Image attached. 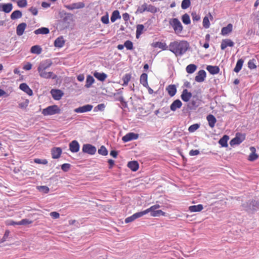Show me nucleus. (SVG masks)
Returning a JSON list of instances; mask_svg holds the SVG:
<instances>
[{
	"label": "nucleus",
	"instance_id": "12",
	"mask_svg": "<svg viewBox=\"0 0 259 259\" xmlns=\"http://www.w3.org/2000/svg\"><path fill=\"white\" fill-rule=\"evenodd\" d=\"M69 148L71 152L76 153L79 150L80 145L76 140H73L69 143Z\"/></svg>",
	"mask_w": 259,
	"mask_h": 259
},
{
	"label": "nucleus",
	"instance_id": "43",
	"mask_svg": "<svg viewBox=\"0 0 259 259\" xmlns=\"http://www.w3.org/2000/svg\"><path fill=\"white\" fill-rule=\"evenodd\" d=\"M98 152L99 154L103 156H106L108 155V151L104 146H101L98 149Z\"/></svg>",
	"mask_w": 259,
	"mask_h": 259
},
{
	"label": "nucleus",
	"instance_id": "35",
	"mask_svg": "<svg viewBox=\"0 0 259 259\" xmlns=\"http://www.w3.org/2000/svg\"><path fill=\"white\" fill-rule=\"evenodd\" d=\"M243 63H244L243 59H239L237 61L236 66L235 67V68L234 69V71L236 73L239 72L242 67Z\"/></svg>",
	"mask_w": 259,
	"mask_h": 259
},
{
	"label": "nucleus",
	"instance_id": "7",
	"mask_svg": "<svg viewBox=\"0 0 259 259\" xmlns=\"http://www.w3.org/2000/svg\"><path fill=\"white\" fill-rule=\"evenodd\" d=\"M53 63L51 59H46L44 61H41L37 68L38 72L40 71H44L50 67Z\"/></svg>",
	"mask_w": 259,
	"mask_h": 259
},
{
	"label": "nucleus",
	"instance_id": "48",
	"mask_svg": "<svg viewBox=\"0 0 259 259\" xmlns=\"http://www.w3.org/2000/svg\"><path fill=\"white\" fill-rule=\"evenodd\" d=\"M200 127V124L198 123L193 124L190 125L188 128V131L190 133H193L196 131Z\"/></svg>",
	"mask_w": 259,
	"mask_h": 259
},
{
	"label": "nucleus",
	"instance_id": "32",
	"mask_svg": "<svg viewBox=\"0 0 259 259\" xmlns=\"http://www.w3.org/2000/svg\"><path fill=\"white\" fill-rule=\"evenodd\" d=\"M203 208L202 204H198L197 205H192L189 207V210L191 212H199Z\"/></svg>",
	"mask_w": 259,
	"mask_h": 259
},
{
	"label": "nucleus",
	"instance_id": "24",
	"mask_svg": "<svg viewBox=\"0 0 259 259\" xmlns=\"http://www.w3.org/2000/svg\"><path fill=\"white\" fill-rule=\"evenodd\" d=\"M233 25L232 24H228L226 27H224L221 30V34L223 35H227L232 31Z\"/></svg>",
	"mask_w": 259,
	"mask_h": 259
},
{
	"label": "nucleus",
	"instance_id": "15",
	"mask_svg": "<svg viewBox=\"0 0 259 259\" xmlns=\"http://www.w3.org/2000/svg\"><path fill=\"white\" fill-rule=\"evenodd\" d=\"M206 72L204 70H200L198 71L197 75L195 76V80L198 82H203L206 77Z\"/></svg>",
	"mask_w": 259,
	"mask_h": 259
},
{
	"label": "nucleus",
	"instance_id": "9",
	"mask_svg": "<svg viewBox=\"0 0 259 259\" xmlns=\"http://www.w3.org/2000/svg\"><path fill=\"white\" fill-rule=\"evenodd\" d=\"M51 94L53 98L57 101L60 100L64 95L63 91L59 89L51 90Z\"/></svg>",
	"mask_w": 259,
	"mask_h": 259
},
{
	"label": "nucleus",
	"instance_id": "27",
	"mask_svg": "<svg viewBox=\"0 0 259 259\" xmlns=\"http://www.w3.org/2000/svg\"><path fill=\"white\" fill-rule=\"evenodd\" d=\"M207 70L211 74H217L220 71V68L217 66H211L208 65L206 67Z\"/></svg>",
	"mask_w": 259,
	"mask_h": 259
},
{
	"label": "nucleus",
	"instance_id": "2",
	"mask_svg": "<svg viewBox=\"0 0 259 259\" xmlns=\"http://www.w3.org/2000/svg\"><path fill=\"white\" fill-rule=\"evenodd\" d=\"M159 207L160 206L157 204L152 205L146 210L135 213L133 214V218H134V219L136 220L149 212H150L151 215L153 217L160 216L161 214H162V210L157 209L158 208H159Z\"/></svg>",
	"mask_w": 259,
	"mask_h": 259
},
{
	"label": "nucleus",
	"instance_id": "44",
	"mask_svg": "<svg viewBox=\"0 0 259 259\" xmlns=\"http://www.w3.org/2000/svg\"><path fill=\"white\" fill-rule=\"evenodd\" d=\"M182 22L186 25L189 24L191 23L190 16L188 14H185L182 17Z\"/></svg>",
	"mask_w": 259,
	"mask_h": 259
},
{
	"label": "nucleus",
	"instance_id": "41",
	"mask_svg": "<svg viewBox=\"0 0 259 259\" xmlns=\"http://www.w3.org/2000/svg\"><path fill=\"white\" fill-rule=\"evenodd\" d=\"M197 69V66L195 64H189L186 67V71L187 73L191 74L195 72Z\"/></svg>",
	"mask_w": 259,
	"mask_h": 259
},
{
	"label": "nucleus",
	"instance_id": "50",
	"mask_svg": "<svg viewBox=\"0 0 259 259\" xmlns=\"http://www.w3.org/2000/svg\"><path fill=\"white\" fill-rule=\"evenodd\" d=\"M147 11L152 13H155L157 12V9L151 5H148L147 4Z\"/></svg>",
	"mask_w": 259,
	"mask_h": 259
},
{
	"label": "nucleus",
	"instance_id": "8",
	"mask_svg": "<svg viewBox=\"0 0 259 259\" xmlns=\"http://www.w3.org/2000/svg\"><path fill=\"white\" fill-rule=\"evenodd\" d=\"M93 106L91 104H86L75 108L74 111L76 113H84L92 110Z\"/></svg>",
	"mask_w": 259,
	"mask_h": 259
},
{
	"label": "nucleus",
	"instance_id": "54",
	"mask_svg": "<svg viewBox=\"0 0 259 259\" xmlns=\"http://www.w3.org/2000/svg\"><path fill=\"white\" fill-rule=\"evenodd\" d=\"M101 22L105 24H107L109 23V16L108 13H106V15L103 16L101 19Z\"/></svg>",
	"mask_w": 259,
	"mask_h": 259
},
{
	"label": "nucleus",
	"instance_id": "57",
	"mask_svg": "<svg viewBox=\"0 0 259 259\" xmlns=\"http://www.w3.org/2000/svg\"><path fill=\"white\" fill-rule=\"evenodd\" d=\"M116 100L119 101L124 107H127V102L124 101L123 96H119V97L116 98Z\"/></svg>",
	"mask_w": 259,
	"mask_h": 259
},
{
	"label": "nucleus",
	"instance_id": "51",
	"mask_svg": "<svg viewBox=\"0 0 259 259\" xmlns=\"http://www.w3.org/2000/svg\"><path fill=\"white\" fill-rule=\"evenodd\" d=\"M105 108V105L104 104H98L97 106H96L94 109V112H97L98 111H103L104 110Z\"/></svg>",
	"mask_w": 259,
	"mask_h": 259
},
{
	"label": "nucleus",
	"instance_id": "14",
	"mask_svg": "<svg viewBox=\"0 0 259 259\" xmlns=\"http://www.w3.org/2000/svg\"><path fill=\"white\" fill-rule=\"evenodd\" d=\"M62 152V150L60 147H53L51 149L52 157L53 159L59 158Z\"/></svg>",
	"mask_w": 259,
	"mask_h": 259
},
{
	"label": "nucleus",
	"instance_id": "49",
	"mask_svg": "<svg viewBox=\"0 0 259 259\" xmlns=\"http://www.w3.org/2000/svg\"><path fill=\"white\" fill-rule=\"evenodd\" d=\"M203 26L205 28H208L210 26V22L208 16H205L203 19Z\"/></svg>",
	"mask_w": 259,
	"mask_h": 259
},
{
	"label": "nucleus",
	"instance_id": "25",
	"mask_svg": "<svg viewBox=\"0 0 259 259\" xmlns=\"http://www.w3.org/2000/svg\"><path fill=\"white\" fill-rule=\"evenodd\" d=\"M148 75L146 73H143L140 78V83L145 88H149L148 83Z\"/></svg>",
	"mask_w": 259,
	"mask_h": 259
},
{
	"label": "nucleus",
	"instance_id": "6",
	"mask_svg": "<svg viewBox=\"0 0 259 259\" xmlns=\"http://www.w3.org/2000/svg\"><path fill=\"white\" fill-rule=\"evenodd\" d=\"M245 139V135L241 133H237L235 137L232 139L230 142L231 146L239 145L242 143Z\"/></svg>",
	"mask_w": 259,
	"mask_h": 259
},
{
	"label": "nucleus",
	"instance_id": "1",
	"mask_svg": "<svg viewBox=\"0 0 259 259\" xmlns=\"http://www.w3.org/2000/svg\"><path fill=\"white\" fill-rule=\"evenodd\" d=\"M170 51L176 56H182L184 54L189 47L187 41L177 40L170 43Z\"/></svg>",
	"mask_w": 259,
	"mask_h": 259
},
{
	"label": "nucleus",
	"instance_id": "17",
	"mask_svg": "<svg viewBox=\"0 0 259 259\" xmlns=\"http://www.w3.org/2000/svg\"><path fill=\"white\" fill-rule=\"evenodd\" d=\"M192 96V95L191 93L188 92L187 89H184L181 95V98L184 102H187L190 100Z\"/></svg>",
	"mask_w": 259,
	"mask_h": 259
},
{
	"label": "nucleus",
	"instance_id": "59",
	"mask_svg": "<svg viewBox=\"0 0 259 259\" xmlns=\"http://www.w3.org/2000/svg\"><path fill=\"white\" fill-rule=\"evenodd\" d=\"M6 225L8 226H13L19 225L18 222L14 221L12 220H8L6 222Z\"/></svg>",
	"mask_w": 259,
	"mask_h": 259
},
{
	"label": "nucleus",
	"instance_id": "37",
	"mask_svg": "<svg viewBox=\"0 0 259 259\" xmlns=\"http://www.w3.org/2000/svg\"><path fill=\"white\" fill-rule=\"evenodd\" d=\"M132 77V75L130 73H126L124 75L122 78V80L123 81V83L122 84L123 86L127 85L128 82L130 81Z\"/></svg>",
	"mask_w": 259,
	"mask_h": 259
},
{
	"label": "nucleus",
	"instance_id": "30",
	"mask_svg": "<svg viewBox=\"0 0 259 259\" xmlns=\"http://www.w3.org/2000/svg\"><path fill=\"white\" fill-rule=\"evenodd\" d=\"M121 16L120 15L119 11L117 10H114L111 16L110 20L113 23L115 22L117 19H120Z\"/></svg>",
	"mask_w": 259,
	"mask_h": 259
},
{
	"label": "nucleus",
	"instance_id": "64",
	"mask_svg": "<svg viewBox=\"0 0 259 259\" xmlns=\"http://www.w3.org/2000/svg\"><path fill=\"white\" fill-rule=\"evenodd\" d=\"M50 216L56 219L59 218L60 214L57 211H52L50 213Z\"/></svg>",
	"mask_w": 259,
	"mask_h": 259
},
{
	"label": "nucleus",
	"instance_id": "40",
	"mask_svg": "<svg viewBox=\"0 0 259 259\" xmlns=\"http://www.w3.org/2000/svg\"><path fill=\"white\" fill-rule=\"evenodd\" d=\"M250 149L252 153L250 154L248 159L250 161H254L257 159V158L258 157V156L255 153V149L254 147H251L250 148Z\"/></svg>",
	"mask_w": 259,
	"mask_h": 259
},
{
	"label": "nucleus",
	"instance_id": "56",
	"mask_svg": "<svg viewBox=\"0 0 259 259\" xmlns=\"http://www.w3.org/2000/svg\"><path fill=\"white\" fill-rule=\"evenodd\" d=\"M34 162L37 164H47L48 163V160L46 159H39V158H35L34 159Z\"/></svg>",
	"mask_w": 259,
	"mask_h": 259
},
{
	"label": "nucleus",
	"instance_id": "19",
	"mask_svg": "<svg viewBox=\"0 0 259 259\" xmlns=\"http://www.w3.org/2000/svg\"><path fill=\"white\" fill-rule=\"evenodd\" d=\"M27 26L26 23L22 22L18 25L16 27V33L18 36H21L23 34L25 29Z\"/></svg>",
	"mask_w": 259,
	"mask_h": 259
},
{
	"label": "nucleus",
	"instance_id": "5",
	"mask_svg": "<svg viewBox=\"0 0 259 259\" xmlns=\"http://www.w3.org/2000/svg\"><path fill=\"white\" fill-rule=\"evenodd\" d=\"M82 151L84 153L93 155L96 153L97 149L95 146L92 144H85L82 146Z\"/></svg>",
	"mask_w": 259,
	"mask_h": 259
},
{
	"label": "nucleus",
	"instance_id": "10",
	"mask_svg": "<svg viewBox=\"0 0 259 259\" xmlns=\"http://www.w3.org/2000/svg\"><path fill=\"white\" fill-rule=\"evenodd\" d=\"M39 76L44 78L56 79L57 78V75L54 74L53 72H46V70L40 71L38 72Z\"/></svg>",
	"mask_w": 259,
	"mask_h": 259
},
{
	"label": "nucleus",
	"instance_id": "31",
	"mask_svg": "<svg viewBox=\"0 0 259 259\" xmlns=\"http://www.w3.org/2000/svg\"><path fill=\"white\" fill-rule=\"evenodd\" d=\"M3 12L6 13H9L13 9V5L11 3L3 4Z\"/></svg>",
	"mask_w": 259,
	"mask_h": 259
},
{
	"label": "nucleus",
	"instance_id": "13",
	"mask_svg": "<svg viewBox=\"0 0 259 259\" xmlns=\"http://www.w3.org/2000/svg\"><path fill=\"white\" fill-rule=\"evenodd\" d=\"M85 7V4L83 2H78L72 3L70 5L66 6L67 9L69 10H73L74 9H79L83 8Z\"/></svg>",
	"mask_w": 259,
	"mask_h": 259
},
{
	"label": "nucleus",
	"instance_id": "16",
	"mask_svg": "<svg viewBox=\"0 0 259 259\" xmlns=\"http://www.w3.org/2000/svg\"><path fill=\"white\" fill-rule=\"evenodd\" d=\"M19 89L26 93L29 96L33 95L32 90L29 88L28 85L26 83H22L19 85Z\"/></svg>",
	"mask_w": 259,
	"mask_h": 259
},
{
	"label": "nucleus",
	"instance_id": "47",
	"mask_svg": "<svg viewBox=\"0 0 259 259\" xmlns=\"http://www.w3.org/2000/svg\"><path fill=\"white\" fill-rule=\"evenodd\" d=\"M124 46L127 50L133 49V43L130 40H126L124 43Z\"/></svg>",
	"mask_w": 259,
	"mask_h": 259
},
{
	"label": "nucleus",
	"instance_id": "60",
	"mask_svg": "<svg viewBox=\"0 0 259 259\" xmlns=\"http://www.w3.org/2000/svg\"><path fill=\"white\" fill-rule=\"evenodd\" d=\"M191 15L193 21H198L200 20V17L196 13V12H192Z\"/></svg>",
	"mask_w": 259,
	"mask_h": 259
},
{
	"label": "nucleus",
	"instance_id": "53",
	"mask_svg": "<svg viewBox=\"0 0 259 259\" xmlns=\"http://www.w3.org/2000/svg\"><path fill=\"white\" fill-rule=\"evenodd\" d=\"M17 5L20 8H24L27 5V2L26 0H18Z\"/></svg>",
	"mask_w": 259,
	"mask_h": 259
},
{
	"label": "nucleus",
	"instance_id": "34",
	"mask_svg": "<svg viewBox=\"0 0 259 259\" xmlns=\"http://www.w3.org/2000/svg\"><path fill=\"white\" fill-rule=\"evenodd\" d=\"M229 139V137L227 135H224L220 139L219 141V143L223 147H226L228 146V141Z\"/></svg>",
	"mask_w": 259,
	"mask_h": 259
},
{
	"label": "nucleus",
	"instance_id": "63",
	"mask_svg": "<svg viewBox=\"0 0 259 259\" xmlns=\"http://www.w3.org/2000/svg\"><path fill=\"white\" fill-rule=\"evenodd\" d=\"M10 233V232L8 230L5 231V234L2 238V241L5 242L6 241L7 239L9 236Z\"/></svg>",
	"mask_w": 259,
	"mask_h": 259
},
{
	"label": "nucleus",
	"instance_id": "26",
	"mask_svg": "<svg viewBox=\"0 0 259 259\" xmlns=\"http://www.w3.org/2000/svg\"><path fill=\"white\" fill-rule=\"evenodd\" d=\"M94 76L101 81H104L107 77V75L106 73L104 72H99L96 71L94 73Z\"/></svg>",
	"mask_w": 259,
	"mask_h": 259
},
{
	"label": "nucleus",
	"instance_id": "3",
	"mask_svg": "<svg viewBox=\"0 0 259 259\" xmlns=\"http://www.w3.org/2000/svg\"><path fill=\"white\" fill-rule=\"evenodd\" d=\"M61 109L56 105L49 106L42 109L41 113L44 116H50L61 113Z\"/></svg>",
	"mask_w": 259,
	"mask_h": 259
},
{
	"label": "nucleus",
	"instance_id": "23",
	"mask_svg": "<svg viewBox=\"0 0 259 259\" xmlns=\"http://www.w3.org/2000/svg\"><path fill=\"white\" fill-rule=\"evenodd\" d=\"M127 165V167L133 171H136L139 167V163L136 160L129 161Z\"/></svg>",
	"mask_w": 259,
	"mask_h": 259
},
{
	"label": "nucleus",
	"instance_id": "52",
	"mask_svg": "<svg viewBox=\"0 0 259 259\" xmlns=\"http://www.w3.org/2000/svg\"><path fill=\"white\" fill-rule=\"evenodd\" d=\"M61 167L64 172H67L71 167V164L69 163H64L61 165Z\"/></svg>",
	"mask_w": 259,
	"mask_h": 259
},
{
	"label": "nucleus",
	"instance_id": "33",
	"mask_svg": "<svg viewBox=\"0 0 259 259\" xmlns=\"http://www.w3.org/2000/svg\"><path fill=\"white\" fill-rule=\"evenodd\" d=\"M22 16V12L20 10H15L13 11L11 15L12 20H16L20 18Z\"/></svg>",
	"mask_w": 259,
	"mask_h": 259
},
{
	"label": "nucleus",
	"instance_id": "20",
	"mask_svg": "<svg viewBox=\"0 0 259 259\" xmlns=\"http://www.w3.org/2000/svg\"><path fill=\"white\" fill-rule=\"evenodd\" d=\"M65 41L62 36H60L57 37L54 42V45L55 47L58 48H62L64 44Z\"/></svg>",
	"mask_w": 259,
	"mask_h": 259
},
{
	"label": "nucleus",
	"instance_id": "38",
	"mask_svg": "<svg viewBox=\"0 0 259 259\" xmlns=\"http://www.w3.org/2000/svg\"><path fill=\"white\" fill-rule=\"evenodd\" d=\"M144 29V26L143 24H138L137 25L136 36L137 38H139L142 34Z\"/></svg>",
	"mask_w": 259,
	"mask_h": 259
},
{
	"label": "nucleus",
	"instance_id": "4",
	"mask_svg": "<svg viewBox=\"0 0 259 259\" xmlns=\"http://www.w3.org/2000/svg\"><path fill=\"white\" fill-rule=\"evenodd\" d=\"M170 24L172 27L176 34H180L183 30V26L180 21L177 18H174L169 21Z\"/></svg>",
	"mask_w": 259,
	"mask_h": 259
},
{
	"label": "nucleus",
	"instance_id": "61",
	"mask_svg": "<svg viewBox=\"0 0 259 259\" xmlns=\"http://www.w3.org/2000/svg\"><path fill=\"white\" fill-rule=\"evenodd\" d=\"M28 11L33 15L36 16L38 14V10L36 8L31 7L29 9Z\"/></svg>",
	"mask_w": 259,
	"mask_h": 259
},
{
	"label": "nucleus",
	"instance_id": "11",
	"mask_svg": "<svg viewBox=\"0 0 259 259\" xmlns=\"http://www.w3.org/2000/svg\"><path fill=\"white\" fill-rule=\"evenodd\" d=\"M139 135L134 133H128L125 136L122 137V140L124 142H128L129 141L136 140L138 138Z\"/></svg>",
	"mask_w": 259,
	"mask_h": 259
},
{
	"label": "nucleus",
	"instance_id": "28",
	"mask_svg": "<svg viewBox=\"0 0 259 259\" xmlns=\"http://www.w3.org/2000/svg\"><path fill=\"white\" fill-rule=\"evenodd\" d=\"M206 119L208 122L209 126L211 128L213 127L217 122L215 117L212 114H209L207 116Z\"/></svg>",
	"mask_w": 259,
	"mask_h": 259
},
{
	"label": "nucleus",
	"instance_id": "22",
	"mask_svg": "<svg viewBox=\"0 0 259 259\" xmlns=\"http://www.w3.org/2000/svg\"><path fill=\"white\" fill-rule=\"evenodd\" d=\"M182 106V102L179 99H177L170 105V109L171 111H175L177 109H180Z\"/></svg>",
	"mask_w": 259,
	"mask_h": 259
},
{
	"label": "nucleus",
	"instance_id": "29",
	"mask_svg": "<svg viewBox=\"0 0 259 259\" xmlns=\"http://www.w3.org/2000/svg\"><path fill=\"white\" fill-rule=\"evenodd\" d=\"M50 32V29L47 27H42L34 31V34H48Z\"/></svg>",
	"mask_w": 259,
	"mask_h": 259
},
{
	"label": "nucleus",
	"instance_id": "18",
	"mask_svg": "<svg viewBox=\"0 0 259 259\" xmlns=\"http://www.w3.org/2000/svg\"><path fill=\"white\" fill-rule=\"evenodd\" d=\"M166 91L171 97H174L177 93V87L175 84L168 85L165 88Z\"/></svg>",
	"mask_w": 259,
	"mask_h": 259
},
{
	"label": "nucleus",
	"instance_id": "62",
	"mask_svg": "<svg viewBox=\"0 0 259 259\" xmlns=\"http://www.w3.org/2000/svg\"><path fill=\"white\" fill-rule=\"evenodd\" d=\"M197 107V105H196V102L194 101H192L188 104V107L190 109H194L196 107Z\"/></svg>",
	"mask_w": 259,
	"mask_h": 259
},
{
	"label": "nucleus",
	"instance_id": "58",
	"mask_svg": "<svg viewBox=\"0 0 259 259\" xmlns=\"http://www.w3.org/2000/svg\"><path fill=\"white\" fill-rule=\"evenodd\" d=\"M255 60H250L248 62V67L250 69H253L256 68V66L254 63Z\"/></svg>",
	"mask_w": 259,
	"mask_h": 259
},
{
	"label": "nucleus",
	"instance_id": "21",
	"mask_svg": "<svg viewBox=\"0 0 259 259\" xmlns=\"http://www.w3.org/2000/svg\"><path fill=\"white\" fill-rule=\"evenodd\" d=\"M234 43L230 39H223L221 45V48L222 50H225L227 47H233Z\"/></svg>",
	"mask_w": 259,
	"mask_h": 259
},
{
	"label": "nucleus",
	"instance_id": "39",
	"mask_svg": "<svg viewBox=\"0 0 259 259\" xmlns=\"http://www.w3.org/2000/svg\"><path fill=\"white\" fill-rule=\"evenodd\" d=\"M94 81L95 79L94 77L91 75H88L87 77L86 83L85 87L87 88H90L92 84L94 82Z\"/></svg>",
	"mask_w": 259,
	"mask_h": 259
},
{
	"label": "nucleus",
	"instance_id": "55",
	"mask_svg": "<svg viewBox=\"0 0 259 259\" xmlns=\"http://www.w3.org/2000/svg\"><path fill=\"white\" fill-rule=\"evenodd\" d=\"M32 223V221L29 220L27 219H24L18 222L19 225H26L30 224Z\"/></svg>",
	"mask_w": 259,
	"mask_h": 259
},
{
	"label": "nucleus",
	"instance_id": "45",
	"mask_svg": "<svg viewBox=\"0 0 259 259\" xmlns=\"http://www.w3.org/2000/svg\"><path fill=\"white\" fill-rule=\"evenodd\" d=\"M37 189L39 192H43L45 194H47L50 191V189L46 186H37Z\"/></svg>",
	"mask_w": 259,
	"mask_h": 259
},
{
	"label": "nucleus",
	"instance_id": "36",
	"mask_svg": "<svg viewBox=\"0 0 259 259\" xmlns=\"http://www.w3.org/2000/svg\"><path fill=\"white\" fill-rule=\"evenodd\" d=\"M41 48L38 45L33 46L30 49V52L32 54L39 55L41 53Z\"/></svg>",
	"mask_w": 259,
	"mask_h": 259
},
{
	"label": "nucleus",
	"instance_id": "46",
	"mask_svg": "<svg viewBox=\"0 0 259 259\" xmlns=\"http://www.w3.org/2000/svg\"><path fill=\"white\" fill-rule=\"evenodd\" d=\"M191 5L190 0H183L181 4V8L183 9H186L188 8Z\"/></svg>",
	"mask_w": 259,
	"mask_h": 259
},
{
	"label": "nucleus",
	"instance_id": "42",
	"mask_svg": "<svg viewBox=\"0 0 259 259\" xmlns=\"http://www.w3.org/2000/svg\"><path fill=\"white\" fill-rule=\"evenodd\" d=\"M147 11V4L144 3L142 6L138 7L136 12V14H142L144 13V12Z\"/></svg>",
	"mask_w": 259,
	"mask_h": 259
}]
</instances>
